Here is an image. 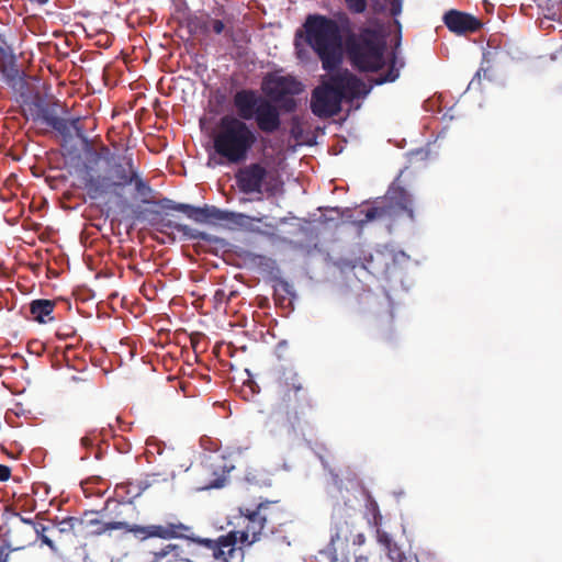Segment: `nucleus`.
Segmentation results:
<instances>
[{"mask_svg":"<svg viewBox=\"0 0 562 562\" xmlns=\"http://www.w3.org/2000/svg\"><path fill=\"white\" fill-rule=\"evenodd\" d=\"M213 153L210 161L217 165L239 164L244 161L254 147L256 132L235 115L220 119L212 133Z\"/></svg>","mask_w":562,"mask_h":562,"instance_id":"1","label":"nucleus"},{"mask_svg":"<svg viewBox=\"0 0 562 562\" xmlns=\"http://www.w3.org/2000/svg\"><path fill=\"white\" fill-rule=\"evenodd\" d=\"M304 29L306 42L322 59L323 67L334 70L341 60V36L338 24L322 15H310Z\"/></svg>","mask_w":562,"mask_h":562,"instance_id":"2","label":"nucleus"},{"mask_svg":"<svg viewBox=\"0 0 562 562\" xmlns=\"http://www.w3.org/2000/svg\"><path fill=\"white\" fill-rule=\"evenodd\" d=\"M191 557L193 562H243L244 551L237 547L236 532H229L217 540L206 538L192 539Z\"/></svg>","mask_w":562,"mask_h":562,"instance_id":"3","label":"nucleus"},{"mask_svg":"<svg viewBox=\"0 0 562 562\" xmlns=\"http://www.w3.org/2000/svg\"><path fill=\"white\" fill-rule=\"evenodd\" d=\"M385 41L380 32L363 29L357 42L350 47V57L355 66L361 70H376L384 63Z\"/></svg>","mask_w":562,"mask_h":562,"instance_id":"4","label":"nucleus"},{"mask_svg":"<svg viewBox=\"0 0 562 562\" xmlns=\"http://www.w3.org/2000/svg\"><path fill=\"white\" fill-rule=\"evenodd\" d=\"M136 178L137 173L132 167L130 175L121 169H116L112 176L101 175L89 166H86L79 173L80 186L92 200L106 195L114 188L131 184Z\"/></svg>","mask_w":562,"mask_h":562,"instance_id":"5","label":"nucleus"},{"mask_svg":"<svg viewBox=\"0 0 562 562\" xmlns=\"http://www.w3.org/2000/svg\"><path fill=\"white\" fill-rule=\"evenodd\" d=\"M236 178L239 189L245 193H277L282 186L279 173L261 164H251L240 169Z\"/></svg>","mask_w":562,"mask_h":562,"instance_id":"6","label":"nucleus"},{"mask_svg":"<svg viewBox=\"0 0 562 562\" xmlns=\"http://www.w3.org/2000/svg\"><path fill=\"white\" fill-rule=\"evenodd\" d=\"M90 525H101L95 532L101 533L105 531L124 529L127 532L134 535L135 538L139 540H146L149 538H160V539H173L181 536V532L187 528L182 525H148V526H139V525H128L124 521H112V522H100L98 519H90Z\"/></svg>","mask_w":562,"mask_h":562,"instance_id":"7","label":"nucleus"},{"mask_svg":"<svg viewBox=\"0 0 562 562\" xmlns=\"http://www.w3.org/2000/svg\"><path fill=\"white\" fill-rule=\"evenodd\" d=\"M261 89L272 101L284 103L288 110H292L294 108L292 97L301 93L303 86L293 76L276 71L263 78Z\"/></svg>","mask_w":562,"mask_h":562,"instance_id":"8","label":"nucleus"},{"mask_svg":"<svg viewBox=\"0 0 562 562\" xmlns=\"http://www.w3.org/2000/svg\"><path fill=\"white\" fill-rule=\"evenodd\" d=\"M411 200L405 190L392 187L383 201L378 202L366 213V220L359 221V224L371 222L378 218L397 217L402 213H407L411 220L414 218L413 210L409 207Z\"/></svg>","mask_w":562,"mask_h":562,"instance_id":"9","label":"nucleus"},{"mask_svg":"<svg viewBox=\"0 0 562 562\" xmlns=\"http://www.w3.org/2000/svg\"><path fill=\"white\" fill-rule=\"evenodd\" d=\"M341 93L336 89L331 80L317 87L311 100L312 112L319 117H329L340 110Z\"/></svg>","mask_w":562,"mask_h":562,"instance_id":"10","label":"nucleus"},{"mask_svg":"<svg viewBox=\"0 0 562 562\" xmlns=\"http://www.w3.org/2000/svg\"><path fill=\"white\" fill-rule=\"evenodd\" d=\"M243 516L244 529L236 532L237 547L251 546L259 540V536L265 527L266 517L260 508L256 510L240 509Z\"/></svg>","mask_w":562,"mask_h":562,"instance_id":"11","label":"nucleus"},{"mask_svg":"<svg viewBox=\"0 0 562 562\" xmlns=\"http://www.w3.org/2000/svg\"><path fill=\"white\" fill-rule=\"evenodd\" d=\"M336 89L342 98L353 99L366 97L370 88L361 80L346 71H339L330 78Z\"/></svg>","mask_w":562,"mask_h":562,"instance_id":"12","label":"nucleus"},{"mask_svg":"<svg viewBox=\"0 0 562 562\" xmlns=\"http://www.w3.org/2000/svg\"><path fill=\"white\" fill-rule=\"evenodd\" d=\"M247 216L240 213H234L217 209L215 206L205 205L203 207L192 206V210L189 214V218L193 220L196 223H207L211 221L215 222H228L246 218Z\"/></svg>","mask_w":562,"mask_h":562,"instance_id":"13","label":"nucleus"},{"mask_svg":"<svg viewBox=\"0 0 562 562\" xmlns=\"http://www.w3.org/2000/svg\"><path fill=\"white\" fill-rule=\"evenodd\" d=\"M263 98L251 90H241L234 95V105L240 120H251Z\"/></svg>","mask_w":562,"mask_h":562,"instance_id":"14","label":"nucleus"},{"mask_svg":"<svg viewBox=\"0 0 562 562\" xmlns=\"http://www.w3.org/2000/svg\"><path fill=\"white\" fill-rule=\"evenodd\" d=\"M258 127L263 132H273L280 125L279 112L269 101L262 99L255 113Z\"/></svg>","mask_w":562,"mask_h":562,"instance_id":"15","label":"nucleus"},{"mask_svg":"<svg viewBox=\"0 0 562 562\" xmlns=\"http://www.w3.org/2000/svg\"><path fill=\"white\" fill-rule=\"evenodd\" d=\"M445 23L454 33L472 32L479 29V21L470 15L458 11H450L445 15Z\"/></svg>","mask_w":562,"mask_h":562,"instance_id":"16","label":"nucleus"},{"mask_svg":"<svg viewBox=\"0 0 562 562\" xmlns=\"http://www.w3.org/2000/svg\"><path fill=\"white\" fill-rule=\"evenodd\" d=\"M54 303L49 300H35L30 305L34 321L45 324L53 319Z\"/></svg>","mask_w":562,"mask_h":562,"instance_id":"17","label":"nucleus"},{"mask_svg":"<svg viewBox=\"0 0 562 562\" xmlns=\"http://www.w3.org/2000/svg\"><path fill=\"white\" fill-rule=\"evenodd\" d=\"M47 527L43 524L34 525L33 531L37 536V538L42 541L43 544L47 546L52 551L57 552V547L55 542L46 536Z\"/></svg>","mask_w":562,"mask_h":562,"instance_id":"18","label":"nucleus"},{"mask_svg":"<svg viewBox=\"0 0 562 562\" xmlns=\"http://www.w3.org/2000/svg\"><path fill=\"white\" fill-rule=\"evenodd\" d=\"M386 551L387 557L393 562H404L406 559L404 553L397 548L395 543H393L392 547L387 548Z\"/></svg>","mask_w":562,"mask_h":562,"instance_id":"19","label":"nucleus"},{"mask_svg":"<svg viewBox=\"0 0 562 562\" xmlns=\"http://www.w3.org/2000/svg\"><path fill=\"white\" fill-rule=\"evenodd\" d=\"M347 3V7L356 12V13H362L367 8L366 0H345Z\"/></svg>","mask_w":562,"mask_h":562,"instance_id":"20","label":"nucleus"},{"mask_svg":"<svg viewBox=\"0 0 562 562\" xmlns=\"http://www.w3.org/2000/svg\"><path fill=\"white\" fill-rule=\"evenodd\" d=\"M389 11L393 16H397L402 12V0H386Z\"/></svg>","mask_w":562,"mask_h":562,"instance_id":"21","label":"nucleus"},{"mask_svg":"<svg viewBox=\"0 0 562 562\" xmlns=\"http://www.w3.org/2000/svg\"><path fill=\"white\" fill-rule=\"evenodd\" d=\"M378 541L385 547V550L393 546V541L391 537L381 530H378Z\"/></svg>","mask_w":562,"mask_h":562,"instance_id":"22","label":"nucleus"},{"mask_svg":"<svg viewBox=\"0 0 562 562\" xmlns=\"http://www.w3.org/2000/svg\"><path fill=\"white\" fill-rule=\"evenodd\" d=\"M398 77V70L397 69H394L392 68L389 74L383 78V79H380V80H376V83H383V82H392L394 81L396 78Z\"/></svg>","mask_w":562,"mask_h":562,"instance_id":"23","label":"nucleus"},{"mask_svg":"<svg viewBox=\"0 0 562 562\" xmlns=\"http://www.w3.org/2000/svg\"><path fill=\"white\" fill-rule=\"evenodd\" d=\"M172 210H176V211H179V212H183L189 217V214H190V212L192 210V205L183 204V203H178V204H175L172 206Z\"/></svg>","mask_w":562,"mask_h":562,"instance_id":"24","label":"nucleus"},{"mask_svg":"<svg viewBox=\"0 0 562 562\" xmlns=\"http://www.w3.org/2000/svg\"><path fill=\"white\" fill-rule=\"evenodd\" d=\"M167 226L171 227V228H175L178 232L183 233L184 235H189V233H190L189 226L183 225V224H171V223H168Z\"/></svg>","mask_w":562,"mask_h":562,"instance_id":"25","label":"nucleus"},{"mask_svg":"<svg viewBox=\"0 0 562 562\" xmlns=\"http://www.w3.org/2000/svg\"><path fill=\"white\" fill-rule=\"evenodd\" d=\"M211 27L216 34H220L224 30V24L220 20H214L212 21Z\"/></svg>","mask_w":562,"mask_h":562,"instance_id":"26","label":"nucleus"},{"mask_svg":"<svg viewBox=\"0 0 562 562\" xmlns=\"http://www.w3.org/2000/svg\"><path fill=\"white\" fill-rule=\"evenodd\" d=\"M10 469L7 465L0 464V481H7L10 477Z\"/></svg>","mask_w":562,"mask_h":562,"instance_id":"27","label":"nucleus"},{"mask_svg":"<svg viewBox=\"0 0 562 562\" xmlns=\"http://www.w3.org/2000/svg\"><path fill=\"white\" fill-rule=\"evenodd\" d=\"M16 517L20 519L21 522L31 526L32 529H34V525H38V522L34 521L33 519L26 518L20 514H16Z\"/></svg>","mask_w":562,"mask_h":562,"instance_id":"28","label":"nucleus"},{"mask_svg":"<svg viewBox=\"0 0 562 562\" xmlns=\"http://www.w3.org/2000/svg\"><path fill=\"white\" fill-rule=\"evenodd\" d=\"M301 42H300V38L299 36L296 37V41H295V47H296V52H297V56L300 58H303V50L301 49Z\"/></svg>","mask_w":562,"mask_h":562,"instance_id":"29","label":"nucleus"},{"mask_svg":"<svg viewBox=\"0 0 562 562\" xmlns=\"http://www.w3.org/2000/svg\"><path fill=\"white\" fill-rule=\"evenodd\" d=\"M0 562H8V554L4 553L3 549H0Z\"/></svg>","mask_w":562,"mask_h":562,"instance_id":"30","label":"nucleus"},{"mask_svg":"<svg viewBox=\"0 0 562 562\" xmlns=\"http://www.w3.org/2000/svg\"><path fill=\"white\" fill-rule=\"evenodd\" d=\"M40 3L44 4L46 2H48V0H37Z\"/></svg>","mask_w":562,"mask_h":562,"instance_id":"31","label":"nucleus"},{"mask_svg":"<svg viewBox=\"0 0 562 562\" xmlns=\"http://www.w3.org/2000/svg\"><path fill=\"white\" fill-rule=\"evenodd\" d=\"M221 485L218 484H215V485H211L210 487H220Z\"/></svg>","mask_w":562,"mask_h":562,"instance_id":"32","label":"nucleus"}]
</instances>
